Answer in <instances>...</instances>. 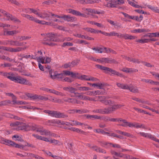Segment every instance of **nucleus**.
<instances>
[{
	"label": "nucleus",
	"mask_w": 159,
	"mask_h": 159,
	"mask_svg": "<svg viewBox=\"0 0 159 159\" xmlns=\"http://www.w3.org/2000/svg\"><path fill=\"white\" fill-rule=\"evenodd\" d=\"M134 127L139 129L140 128H142L143 129H145V127L144 125L143 124H140L138 123L134 122Z\"/></svg>",
	"instance_id": "38"
},
{
	"label": "nucleus",
	"mask_w": 159,
	"mask_h": 159,
	"mask_svg": "<svg viewBox=\"0 0 159 159\" xmlns=\"http://www.w3.org/2000/svg\"><path fill=\"white\" fill-rule=\"evenodd\" d=\"M93 50L96 51V53H102L103 52V48H92Z\"/></svg>",
	"instance_id": "47"
},
{
	"label": "nucleus",
	"mask_w": 159,
	"mask_h": 159,
	"mask_svg": "<svg viewBox=\"0 0 159 159\" xmlns=\"http://www.w3.org/2000/svg\"><path fill=\"white\" fill-rule=\"evenodd\" d=\"M89 59L93 61L98 62L99 63H103V61L102 60V58L101 59H96L95 58H94L93 57H91L89 58Z\"/></svg>",
	"instance_id": "40"
},
{
	"label": "nucleus",
	"mask_w": 159,
	"mask_h": 159,
	"mask_svg": "<svg viewBox=\"0 0 159 159\" xmlns=\"http://www.w3.org/2000/svg\"><path fill=\"white\" fill-rule=\"evenodd\" d=\"M60 143L59 141L57 140H56L55 139H50V143H53L56 145L58 144L60 145V144H59Z\"/></svg>",
	"instance_id": "57"
},
{
	"label": "nucleus",
	"mask_w": 159,
	"mask_h": 159,
	"mask_svg": "<svg viewBox=\"0 0 159 159\" xmlns=\"http://www.w3.org/2000/svg\"><path fill=\"white\" fill-rule=\"evenodd\" d=\"M10 45L13 46H21L23 45L22 43L20 42L17 41H14L10 40L9 41Z\"/></svg>",
	"instance_id": "11"
},
{
	"label": "nucleus",
	"mask_w": 159,
	"mask_h": 159,
	"mask_svg": "<svg viewBox=\"0 0 159 159\" xmlns=\"http://www.w3.org/2000/svg\"><path fill=\"white\" fill-rule=\"evenodd\" d=\"M27 19H28L29 20L34 21L35 22H36V23H39L40 21L38 20V19L36 18H35L32 16H30V15H28V16H27Z\"/></svg>",
	"instance_id": "33"
},
{
	"label": "nucleus",
	"mask_w": 159,
	"mask_h": 159,
	"mask_svg": "<svg viewBox=\"0 0 159 159\" xmlns=\"http://www.w3.org/2000/svg\"><path fill=\"white\" fill-rule=\"evenodd\" d=\"M1 13H2L5 16H6L7 18V20H10V18L12 15H11L9 13H7L6 11L3 10Z\"/></svg>",
	"instance_id": "43"
},
{
	"label": "nucleus",
	"mask_w": 159,
	"mask_h": 159,
	"mask_svg": "<svg viewBox=\"0 0 159 159\" xmlns=\"http://www.w3.org/2000/svg\"><path fill=\"white\" fill-rule=\"evenodd\" d=\"M96 98H98L99 101L102 103H104V100L107 98V97L105 96H98L96 97Z\"/></svg>",
	"instance_id": "51"
},
{
	"label": "nucleus",
	"mask_w": 159,
	"mask_h": 159,
	"mask_svg": "<svg viewBox=\"0 0 159 159\" xmlns=\"http://www.w3.org/2000/svg\"><path fill=\"white\" fill-rule=\"evenodd\" d=\"M105 105H111L113 104V102L110 100H104V103Z\"/></svg>",
	"instance_id": "50"
},
{
	"label": "nucleus",
	"mask_w": 159,
	"mask_h": 159,
	"mask_svg": "<svg viewBox=\"0 0 159 159\" xmlns=\"http://www.w3.org/2000/svg\"><path fill=\"white\" fill-rule=\"evenodd\" d=\"M122 70L126 73H132L134 71L133 69L132 68H123Z\"/></svg>",
	"instance_id": "45"
},
{
	"label": "nucleus",
	"mask_w": 159,
	"mask_h": 159,
	"mask_svg": "<svg viewBox=\"0 0 159 159\" xmlns=\"http://www.w3.org/2000/svg\"><path fill=\"white\" fill-rule=\"evenodd\" d=\"M55 14L48 11H45L40 13L39 16L41 18L45 19L47 20H50V17L51 16H53Z\"/></svg>",
	"instance_id": "5"
},
{
	"label": "nucleus",
	"mask_w": 159,
	"mask_h": 159,
	"mask_svg": "<svg viewBox=\"0 0 159 159\" xmlns=\"http://www.w3.org/2000/svg\"><path fill=\"white\" fill-rule=\"evenodd\" d=\"M57 72L50 70L49 71V74L50 78L52 79H55L56 76H57Z\"/></svg>",
	"instance_id": "22"
},
{
	"label": "nucleus",
	"mask_w": 159,
	"mask_h": 159,
	"mask_svg": "<svg viewBox=\"0 0 159 159\" xmlns=\"http://www.w3.org/2000/svg\"><path fill=\"white\" fill-rule=\"evenodd\" d=\"M10 40H7L3 42L0 41V44L3 45H10Z\"/></svg>",
	"instance_id": "59"
},
{
	"label": "nucleus",
	"mask_w": 159,
	"mask_h": 159,
	"mask_svg": "<svg viewBox=\"0 0 159 159\" xmlns=\"http://www.w3.org/2000/svg\"><path fill=\"white\" fill-rule=\"evenodd\" d=\"M94 131H95L97 133H100L104 134H106L108 136V135L110 134L109 133L104 131L103 130L101 129H96Z\"/></svg>",
	"instance_id": "32"
},
{
	"label": "nucleus",
	"mask_w": 159,
	"mask_h": 159,
	"mask_svg": "<svg viewBox=\"0 0 159 159\" xmlns=\"http://www.w3.org/2000/svg\"><path fill=\"white\" fill-rule=\"evenodd\" d=\"M96 66L98 68L102 70H106L107 67L99 65H96Z\"/></svg>",
	"instance_id": "55"
},
{
	"label": "nucleus",
	"mask_w": 159,
	"mask_h": 159,
	"mask_svg": "<svg viewBox=\"0 0 159 159\" xmlns=\"http://www.w3.org/2000/svg\"><path fill=\"white\" fill-rule=\"evenodd\" d=\"M112 108L111 107H107L105 108L104 110V114H108L111 113L113 111L112 110Z\"/></svg>",
	"instance_id": "26"
},
{
	"label": "nucleus",
	"mask_w": 159,
	"mask_h": 159,
	"mask_svg": "<svg viewBox=\"0 0 159 159\" xmlns=\"http://www.w3.org/2000/svg\"><path fill=\"white\" fill-rule=\"evenodd\" d=\"M29 9L30 10L31 13H33L34 14L38 16H39V15H40V13H39L37 10L33 8H29Z\"/></svg>",
	"instance_id": "52"
},
{
	"label": "nucleus",
	"mask_w": 159,
	"mask_h": 159,
	"mask_svg": "<svg viewBox=\"0 0 159 159\" xmlns=\"http://www.w3.org/2000/svg\"><path fill=\"white\" fill-rule=\"evenodd\" d=\"M30 58H31L35 60H36L38 62H41L43 64L44 62L45 57H44L40 56L39 57L38 56H34V55H30Z\"/></svg>",
	"instance_id": "7"
},
{
	"label": "nucleus",
	"mask_w": 159,
	"mask_h": 159,
	"mask_svg": "<svg viewBox=\"0 0 159 159\" xmlns=\"http://www.w3.org/2000/svg\"><path fill=\"white\" fill-rule=\"evenodd\" d=\"M92 86L95 87H97L99 89H102L103 87L104 86L103 84L102 83H99L98 84L94 83L92 84Z\"/></svg>",
	"instance_id": "35"
},
{
	"label": "nucleus",
	"mask_w": 159,
	"mask_h": 159,
	"mask_svg": "<svg viewBox=\"0 0 159 159\" xmlns=\"http://www.w3.org/2000/svg\"><path fill=\"white\" fill-rule=\"evenodd\" d=\"M79 61V60H76L73 61L71 62H70V64L71 65V67H72L75 65H77Z\"/></svg>",
	"instance_id": "53"
},
{
	"label": "nucleus",
	"mask_w": 159,
	"mask_h": 159,
	"mask_svg": "<svg viewBox=\"0 0 159 159\" xmlns=\"http://www.w3.org/2000/svg\"><path fill=\"white\" fill-rule=\"evenodd\" d=\"M89 77L85 75H79L78 79L81 80H85L89 81Z\"/></svg>",
	"instance_id": "36"
},
{
	"label": "nucleus",
	"mask_w": 159,
	"mask_h": 159,
	"mask_svg": "<svg viewBox=\"0 0 159 159\" xmlns=\"http://www.w3.org/2000/svg\"><path fill=\"white\" fill-rule=\"evenodd\" d=\"M19 56L20 57H24V58L28 59L30 57V55L20 54L19 55Z\"/></svg>",
	"instance_id": "64"
},
{
	"label": "nucleus",
	"mask_w": 159,
	"mask_h": 159,
	"mask_svg": "<svg viewBox=\"0 0 159 159\" xmlns=\"http://www.w3.org/2000/svg\"><path fill=\"white\" fill-rule=\"evenodd\" d=\"M144 6H141L138 5L136 4L135 6V8H145L146 6L148 7V8L152 10L156 13H159V9L157 7L154 6H152L150 5H147V4H144Z\"/></svg>",
	"instance_id": "6"
},
{
	"label": "nucleus",
	"mask_w": 159,
	"mask_h": 159,
	"mask_svg": "<svg viewBox=\"0 0 159 159\" xmlns=\"http://www.w3.org/2000/svg\"><path fill=\"white\" fill-rule=\"evenodd\" d=\"M111 154L113 155V156H116L117 157H122L123 156V155H121L120 153H118L117 152L115 151H114L111 150Z\"/></svg>",
	"instance_id": "42"
},
{
	"label": "nucleus",
	"mask_w": 159,
	"mask_h": 159,
	"mask_svg": "<svg viewBox=\"0 0 159 159\" xmlns=\"http://www.w3.org/2000/svg\"><path fill=\"white\" fill-rule=\"evenodd\" d=\"M136 38V37L135 36H132L128 34H125L124 38L125 39L132 40Z\"/></svg>",
	"instance_id": "25"
},
{
	"label": "nucleus",
	"mask_w": 159,
	"mask_h": 159,
	"mask_svg": "<svg viewBox=\"0 0 159 159\" xmlns=\"http://www.w3.org/2000/svg\"><path fill=\"white\" fill-rule=\"evenodd\" d=\"M103 63L105 62L110 63H116V61L111 58H102Z\"/></svg>",
	"instance_id": "12"
},
{
	"label": "nucleus",
	"mask_w": 159,
	"mask_h": 159,
	"mask_svg": "<svg viewBox=\"0 0 159 159\" xmlns=\"http://www.w3.org/2000/svg\"><path fill=\"white\" fill-rule=\"evenodd\" d=\"M12 139L15 140H17L18 141H20L21 138L20 137H19L17 135H14L12 137Z\"/></svg>",
	"instance_id": "62"
},
{
	"label": "nucleus",
	"mask_w": 159,
	"mask_h": 159,
	"mask_svg": "<svg viewBox=\"0 0 159 159\" xmlns=\"http://www.w3.org/2000/svg\"><path fill=\"white\" fill-rule=\"evenodd\" d=\"M35 126L36 127V129L34 130H36V131L37 132H39L42 133L44 130V129L43 127L42 126H39L37 127V125L35 124L34 125H31V126Z\"/></svg>",
	"instance_id": "34"
},
{
	"label": "nucleus",
	"mask_w": 159,
	"mask_h": 159,
	"mask_svg": "<svg viewBox=\"0 0 159 159\" xmlns=\"http://www.w3.org/2000/svg\"><path fill=\"white\" fill-rule=\"evenodd\" d=\"M150 31V30L148 29L143 28L142 29H135L132 30L131 32L134 33H141L144 32H148Z\"/></svg>",
	"instance_id": "17"
},
{
	"label": "nucleus",
	"mask_w": 159,
	"mask_h": 159,
	"mask_svg": "<svg viewBox=\"0 0 159 159\" xmlns=\"http://www.w3.org/2000/svg\"><path fill=\"white\" fill-rule=\"evenodd\" d=\"M111 8H114L117 7V5L116 0H111Z\"/></svg>",
	"instance_id": "49"
},
{
	"label": "nucleus",
	"mask_w": 159,
	"mask_h": 159,
	"mask_svg": "<svg viewBox=\"0 0 159 159\" xmlns=\"http://www.w3.org/2000/svg\"><path fill=\"white\" fill-rule=\"evenodd\" d=\"M108 136H113V137L118 138L120 139H122L123 138V137L122 136L117 135L114 133H111V134H110V135H108Z\"/></svg>",
	"instance_id": "54"
},
{
	"label": "nucleus",
	"mask_w": 159,
	"mask_h": 159,
	"mask_svg": "<svg viewBox=\"0 0 159 159\" xmlns=\"http://www.w3.org/2000/svg\"><path fill=\"white\" fill-rule=\"evenodd\" d=\"M150 40L148 39H137L136 40V42L143 43H147L149 42Z\"/></svg>",
	"instance_id": "44"
},
{
	"label": "nucleus",
	"mask_w": 159,
	"mask_h": 159,
	"mask_svg": "<svg viewBox=\"0 0 159 159\" xmlns=\"http://www.w3.org/2000/svg\"><path fill=\"white\" fill-rule=\"evenodd\" d=\"M116 85L118 87L123 89H127L128 88V85L127 84H123L120 83H116Z\"/></svg>",
	"instance_id": "18"
},
{
	"label": "nucleus",
	"mask_w": 159,
	"mask_h": 159,
	"mask_svg": "<svg viewBox=\"0 0 159 159\" xmlns=\"http://www.w3.org/2000/svg\"><path fill=\"white\" fill-rule=\"evenodd\" d=\"M93 111L96 113H99L102 114H104L103 109L101 108L94 110H93Z\"/></svg>",
	"instance_id": "46"
},
{
	"label": "nucleus",
	"mask_w": 159,
	"mask_h": 159,
	"mask_svg": "<svg viewBox=\"0 0 159 159\" xmlns=\"http://www.w3.org/2000/svg\"><path fill=\"white\" fill-rule=\"evenodd\" d=\"M42 35H44L45 37L43 39V40L47 41L48 42H45V44L49 46H52L55 45V44L52 42H57V39L56 36V34L52 33H48L46 34H42Z\"/></svg>",
	"instance_id": "1"
},
{
	"label": "nucleus",
	"mask_w": 159,
	"mask_h": 159,
	"mask_svg": "<svg viewBox=\"0 0 159 159\" xmlns=\"http://www.w3.org/2000/svg\"><path fill=\"white\" fill-rule=\"evenodd\" d=\"M99 143H100L101 146L102 147H104L106 148H109V145H110V143H109L106 142L104 141H100Z\"/></svg>",
	"instance_id": "31"
},
{
	"label": "nucleus",
	"mask_w": 159,
	"mask_h": 159,
	"mask_svg": "<svg viewBox=\"0 0 159 159\" xmlns=\"http://www.w3.org/2000/svg\"><path fill=\"white\" fill-rule=\"evenodd\" d=\"M9 117L11 118L14 119L16 120H21L22 121H24V120L22 118L18 116H15L13 115H10Z\"/></svg>",
	"instance_id": "41"
},
{
	"label": "nucleus",
	"mask_w": 159,
	"mask_h": 159,
	"mask_svg": "<svg viewBox=\"0 0 159 159\" xmlns=\"http://www.w3.org/2000/svg\"><path fill=\"white\" fill-rule=\"evenodd\" d=\"M42 135H45L46 136H52V134L48 130L44 129L42 133H41Z\"/></svg>",
	"instance_id": "37"
},
{
	"label": "nucleus",
	"mask_w": 159,
	"mask_h": 159,
	"mask_svg": "<svg viewBox=\"0 0 159 159\" xmlns=\"http://www.w3.org/2000/svg\"><path fill=\"white\" fill-rule=\"evenodd\" d=\"M22 122H19V121H16L14 122L13 124H11L10 125L11 126H14L13 129H14V128H16L15 127L16 126H17V125H21Z\"/></svg>",
	"instance_id": "58"
},
{
	"label": "nucleus",
	"mask_w": 159,
	"mask_h": 159,
	"mask_svg": "<svg viewBox=\"0 0 159 159\" xmlns=\"http://www.w3.org/2000/svg\"><path fill=\"white\" fill-rule=\"evenodd\" d=\"M118 122H122V123L119 124V125L123 127H126L128 126V122H127L125 120L121 118L118 120Z\"/></svg>",
	"instance_id": "20"
},
{
	"label": "nucleus",
	"mask_w": 159,
	"mask_h": 159,
	"mask_svg": "<svg viewBox=\"0 0 159 159\" xmlns=\"http://www.w3.org/2000/svg\"><path fill=\"white\" fill-rule=\"evenodd\" d=\"M16 128L14 130H24L25 131H34L36 129L35 126H31V125H20L19 126H16Z\"/></svg>",
	"instance_id": "3"
},
{
	"label": "nucleus",
	"mask_w": 159,
	"mask_h": 159,
	"mask_svg": "<svg viewBox=\"0 0 159 159\" xmlns=\"http://www.w3.org/2000/svg\"><path fill=\"white\" fill-rule=\"evenodd\" d=\"M127 89L134 93H137L138 92V89L137 88H135L131 86H128V88Z\"/></svg>",
	"instance_id": "30"
},
{
	"label": "nucleus",
	"mask_w": 159,
	"mask_h": 159,
	"mask_svg": "<svg viewBox=\"0 0 159 159\" xmlns=\"http://www.w3.org/2000/svg\"><path fill=\"white\" fill-rule=\"evenodd\" d=\"M64 76V74L62 73L57 74V76H56V79H57L59 81H62Z\"/></svg>",
	"instance_id": "27"
},
{
	"label": "nucleus",
	"mask_w": 159,
	"mask_h": 159,
	"mask_svg": "<svg viewBox=\"0 0 159 159\" xmlns=\"http://www.w3.org/2000/svg\"><path fill=\"white\" fill-rule=\"evenodd\" d=\"M10 79H11V80L15 83L23 84H27L26 79L20 76H15L13 74L12 77Z\"/></svg>",
	"instance_id": "4"
},
{
	"label": "nucleus",
	"mask_w": 159,
	"mask_h": 159,
	"mask_svg": "<svg viewBox=\"0 0 159 159\" xmlns=\"http://www.w3.org/2000/svg\"><path fill=\"white\" fill-rule=\"evenodd\" d=\"M3 31L4 34L5 35H12L18 33L16 30L7 31L4 28Z\"/></svg>",
	"instance_id": "10"
},
{
	"label": "nucleus",
	"mask_w": 159,
	"mask_h": 159,
	"mask_svg": "<svg viewBox=\"0 0 159 159\" xmlns=\"http://www.w3.org/2000/svg\"><path fill=\"white\" fill-rule=\"evenodd\" d=\"M44 112L45 113L48 114L49 115L52 117L57 118H64L65 117H67V115H65L63 113H62L59 112L57 111L47 110H44Z\"/></svg>",
	"instance_id": "2"
},
{
	"label": "nucleus",
	"mask_w": 159,
	"mask_h": 159,
	"mask_svg": "<svg viewBox=\"0 0 159 159\" xmlns=\"http://www.w3.org/2000/svg\"><path fill=\"white\" fill-rule=\"evenodd\" d=\"M138 134L140 135L141 136L145 137L146 138H149L153 140L155 137L151 134L149 133H145L143 132H140L138 133Z\"/></svg>",
	"instance_id": "8"
},
{
	"label": "nucleus",
	"mask_w": 159,
	"mask_h": 159,
	"mask_svg": "<svg viewBox=\"0 0 159 159\" xmlns=\"http://www.w3.org/2000/svg\"><path fill=\"white\" fill-rule=\"evenodd\" d=\"M63 19L68 22H73L75 20V18L69 15H63Z\"/></svg>",
	"instance_id": "16"
},
{
	"label": "nucleus",
	"mask_w": 159,
	"mask_h": 159,
	"mask_svg": "<svg viewBox=\"0 0 159 159\" xmlns=\"http://www.w3.org/2000/svg\"><path fill=\"white\" fill-rule=\"evenodd\" d=\"M79 74L78 73H74L73 72H71L70 75H71L72 77H75L78 79L79 75Z\"/></svg>",
	"instance_id": "56"
},
{
	"label": "nucleus",
	"mask_w": 159,
	"mask_h": 159,
	"mask_svg": "<svg viewBox=\"0 0 159 159\" xmlns=\"http://www.w3.org/2000/svg\"><path fill=\"white\" fill-rule=\"evenodd\" d=\"M48 98L46 97H44V96H43L38 95V100H48Z\"/></svg>",
	"instance_id": "61"
},
{
	"label": "nucleus",
	"mask_w": 159,
	"mask_h": 159,
	"mask_svg": "<svg viewBox=\"0 0 159 159\" xmlns=\"http://www.w3.org/2000/svg\"><path fill=\"white\" fill-rule=\"evenodd\" d=\"M116 132L118 133L123 134L126 136L128 137H132V135L130 134L129 133L125 132H122L119 130H116Z\"/></svg>",
	"instance_id": "29"
},
{
	"label": "nucleus",
	"mask_w": 159,
	"mask_h": 159,
	"mask_svg": "<svg viewBox=\"0 0 159 159\" xmlns=\"http://www.w3.org/2000/svg\"><path fill=\"white\" fill-rule=\"evenodd\" d=\"M102 2L105 6L111 8V0H102Z\"/></svg>",
	"instance_id": "21"
},
{
	"label": "nucleus",
	"mask_w": 159,
	"mask_h": 159,
	"mask_svg": "<svg viewBox=\"0 0 159 159\" xmlns=\"http://www.w3.org/2000/svg\"><path fill=\"white\" fill-rule=\"evenodd\" d=\"M30 38V37L29 36H22L21 37H19V39L20 41H22L24 40H25L27 39H29Z\"/></svg>",
	"instance_id": "60"
},
{
	"label": "nucleus",
	"mask_w": 159,
	"mask_h": 159,
	"mask_svg": "<svg viewBox=\"0 0 159 159\" xmlns=\"http://www.w3.org/2000/svg\"><path fill=\"white\" fill-rule=\"evenodd\" d=\"M74 36L78 37L80 38H84L85 39H87L88 40H93L94 39L93 38H91L88 36H86L84 35H82L80 34H76L74 35Z\"/></svg>",
	"instance_id": "15"
},
{
	"label": "nucleus",
	"mask_w": 159,
	"mask_h": 159,
	"mask_svg": "<svg viewBox=\"0 0 159 159\" xmlns=\"http://www.w3.org/2000/svg\"><path fill=\"white\" fill-rule=\"evenodd\" d=\"M0 58L3 60H6L10 62L13 61L14 62H16L15 61L14 59H11L8 57H6L4 55L0 56Z\"/></svg>",
	"instance_id": "28"
},
{
	"label": "nucleus",
	"mask_w": 159,
	"mask_h": 159,
	"mask_svg": "<svg viewBox=\"0 0 159 159\" xmlns=\"http://www.w3.org/2000/svg\"><path fill=\"white\" fill-rule=\"evenodd\" d=\"M6 145L8 146H11L15 147V148H19V145L15 143L14 142L10 140H6Z\"/></svg>",
	"instance_id": "13"
},
{
	"label": "nucleus",
	"mask_w": 159,
	"mask_h": 159,
	"mask_svg": "<svg viewBox=\"0 0 159 159\" xmlns=\"http://www.w3.org/2000/svg\"><path fill=\"white\" fill-rule=\"evenodd\" d=\"M64 101L65 102L71 103L72 104H79L80 102L75 98H66L64 99Z\"/></svg>",
	"instance_id": "9"
},
{
	"label": "nucleus",
	"mask_w": 159,
	"mask_h": 159,
	"mask_svg": "<svg viewBox=\"0 0 159 159\" xmlns=\"http://www.w3.org/2000/svg\"><path fill=\"white\" fill-rule=\"evenodd\" d=\"M122 57L123 58L126 59L129 61L133 62L134 63H139V61L138 59H133V58L130 57H128L126 56H122Z\"/></svg>",
	"instance_id": "19"
},
{
	"label": "nucleus",
	"mask_w": 159,
	"mask_h": 159,
	"mask_svg": "<svg viewBox=\"0 0 159 159\" xmlns=\"http://www.w3.org/2000/svg\"><path fill=\"white\" fill-rule=\"evenodd\" d=\"M13 74L12 73H7V72H2L1 73V75L5 76L11 80V78L12 77Z\"/></svg>",
	"instance_id": "23"
},
{
	"label": "nucleus",
	"mask_w": 159,
	"mask_h": 159,
	"mask_svg": "<svg viewBox=\"0 0 159 159\" xmlns=\"http://www.w3.org/2000/svg\"><path fill=\"white\" fill-rule=\"evenodd\" d=\"M150 34L152 35V37H159V32H157L155 33H149Z\"/></svg>",
	"instance_id": "63"
},
{
	"label": "nucleus",
	"mask_w": 159,
	"mask_h": 159,
	"mask_svg": "<svg viewBox=\"0 0 159 159\" xmlns=\"http://www.w3.org/2000/svg\"><path fill=\"white\" fill-rule=\"evenodd\" d=\"M74 112H76L79 114H83L84 113H88L89 112V111L86 109H81V110H72Z\"/></svg>",
	"instance_id": "24"
},
{
	"label": "nucleus",
	"mask_w": 159,
	"mask_h": 159,
	"mask_svg": "<svg viewBox=\"0 0 159 159\" xmlns=\"http://www.w3.org/2000/svg\"><path fill=\"white\" fill-rule=\"evenodd\" d=\"M77 89L80 91H87L90 89L89 88L85 86L78 87H77Z\"/></svg>",
	"instance_id": "39"
},
{
	"label": "nucleus",
	"mask_w": 159,
	"mask_h": 159,
	"mask_svg": "<svg viewBox=\"0 0 159 159\" xmlns=\"http://www.w3.org/2000/svg\"><path fill=\"white\" fill-rule=\"evenodd\" d=\"M63 89L71 93H74L75 94H80V93H75V91L76 90V89L73 87H64L63 88Z\"/></svg>",
	"instance_id": "14"
},
{
	"label": "nucleus",
	"mask_w": 159,
	"mask_h": 159,
	"mask_svg": "<svg viewBox=\"0 0 159 159\" xmlns=\"http://www.w3.org/2000/svg\"><path fill=\"white\" fill-rule=\"evenodd\" d=\"M26 48V47L22 48L20 47H17L15 48H13V52H16L21 51L24 50Z\"/></svg>",
	"instance_id": "48"
}]
</instances>
